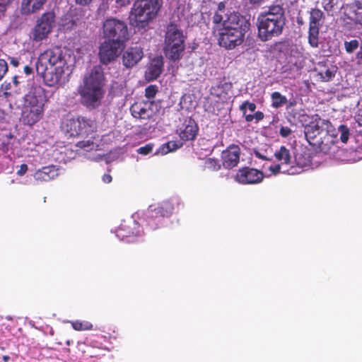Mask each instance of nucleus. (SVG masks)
Instances as JSON below:
<instances>
[{
    "label": "nucleus",
    "mask_w": 362,
    "mask_h": 362,
    "mask_svg": "<svg viewBox=\"0 0 362 362\" xmlns=\"http://www.w3.org/2000/svg\"><path fill=\"white\" fill-rule=\"evenodd\" d=\"M274 156L278 161L281 162V164L288 165L291 163L290 151L284 146H281L279 151L275 152Z\"/></svg>",
    "instance_id": "nucleus-28"
},
{
    "label": "nucleus",
    "mask_w": 362,
    "mask_h": 362,
    "mask_svg": "<svg viewBox=\"0 0 362 362\" xmlns=\"http://www.w3.org/2000/svg\"><path fill=\"white\" fill-rule=\"evenodd\" d=\"M55 14L52 11L43 13L37 21V23L33 30V40L40 42L47 38L54 26Z\"/></svg>",
    "instance_id": "nucleus-13"
},
{
    "label": "nucleus",
    "mask_w": 362,
    "mask_h": 362,
    "mask_svg": "<svg viewBox=\"0 0 362 362\" xmlns=\"http://www.w3.org/2000/svg\"><path fill=\"white\" fill-rule=\"evenodd\" d=\"M213 34L217 37L219 46L226 49H233L240 45L245 39V35L238 33L235 29L229 30L222 26L221 28H213Z\"/></svg>",
    "instance_id": "nucleus-11"
},
{
    "label": "nucleus",
    "mask_w": 362,
    "mask_h": 362,
    "mask_svg": "<svg viewBox=\"0 0 362 362\" xmlns=\"http://www.w3.org/2000/svg\"><path fill=\"white\" fill-rule=\"evenodd\" d=\"M13 81L16 85H18V81H17V76H14L13 78Z\"/></svg>",
    "instance_id": "nucleus-62"
},
{
    "label": "nucleus",
    "mask_w": 362,
    "mask_h": 362,
    "mask_svg": "<svg viewBox=\"0 0 362 362\" xmlns=\"http://www.w3.org/2000/svg\"><path fill=\"white\" fill-rule=\"evenodd\" d=\"M10 64L14 66V67H17L18 65H19V61L17 58H15V57H12L10 59Z\"/></svg>",
    "instance_id": "nucleus-54"
},
{
    "label": "nucleus",
    "mask_w": 362,
    "mask_h": 362,
    "mask_svg": "<svg viewBox=\"0 0 362 362\" xmlns=\"http://www.w3.org/2000/svg\"><path fill=\"white\" fill-rule=\"evenodd\" d=\"M104 81V72L100 66H95L84 78L81 95L83 104L87 107H95L100 104Z\"/></svg>",
    "instance_id": "nucleus-5"
},
{
    "label": "nucleus",
    "mask_w": 362,
    "mask_h": 362,
    "mask_svg": "<svg viewBox=\"0 0 362 362\" xmlns=\"http://www.w3.org/2000/svg\"><path fill=\"white\" fill-rule=\"evenodd\" d=\"M204 167L211 171H218L221 169V164L218 159L208 158L205 160Z\"/></svg>",
    "instance_id": "nucleus-31"
},
{
    "label": "nucleus",
    "mask_w": 362,
    "mask_h": 362,
    "mask_svg": "<svg viewBox=\"0 0 362 362\" xmlns=\"http://www.w3.org/2000/svg\"><path fill=\"white\" fill-rule=\"evenodd\" d=\"M28 170V165L25 163H23L20 165L19 169L17 171V175L19 176L24 175Z\"/></svg>",
    "instance_id": "nucleus-46"
},
{
    "label": "nucleus",
    "mask_w": 362,
    "mask_h": 362,
    "mask_svg": "<svg viewBox=\"0 0 362 362\" xmlns=\"http://www.w3.org/2000/svg\"><path fill=\"white\" fill-rule=\"evenodd\" d=\"M264 115L261 111H257L254 114V119H256V122H259L264 119Z\"/></svg>",
    "instance_id": "nucleus-47"
},
{
    "label": "nucleus",
    "mask_w": 362,
    "mask_h": 362,
    "mask_svg": "<svg viewBox=\"0 0 362 362\" xmlns=\"http://www.w3.org/2000/svg\"><path fill=\"white\" fill-rule=\"evenodd\" d=\"M162 0H136L130 10L129 23L134 28L145 29L158 16Z\"/></svg>",
    "instance_id": "nucleus-4"
},
{
    "label": "nucleus",
    "mask_w": 362,
    "mask_h": 362,
    "mask_svg": "<svg viewBox=\"0 0 362 362\" xmlns=\"http://www.w3.org/2000/svg\"><path fill=\"white\" fill-rule=\"evenodd\" d=\"M8 69V67L7 62L4 59H0V81L7 73Z\"/></svg>",
    "instance_id": "nucleus-40"
},
{
    "label": "nucleus",
    "mask_w": 362,
    "mask_h": 362,
    "mask_svg": "<svg viewBox=\"0 0 362 362\" xmlns=\"http://www.w3.org/2000/svg\"><path fill=\"white\" fill-rule=\"evenodd\" d=\"M185 37L182 30L174 22H170L165 33L163 52L173 62L181 59L185 49Z\"/></svg>",
    "instance_id": "nucleus-6"
},
{
    "label": "nucleus",
    "mask_w": 362,
    "mask_h": 362,
    "mask_svg": "<svg viewBox=\"0 0 362 362\" xmlns=\"http://www.w3.org/2000/svg\"><path fill=\"white\" fill-rule=\"evenodd\" d=\"M272 106L278 109L287 103L286 98L279 92L275 91L271 94Z\"/></svg>",
    "instance_id": "nucleus-29"
},
{
    "label": "nucleus",
    "mask_w": 362,
    "mask_h": 362,
    "mask_svg": "<svg viewBox=\"0 0 362 362\" xmlns=\"http://www.w3.org/2000/svg\"><path fill=\"white\" fill-rule=\"evenodd\" d=\"M179 136L183 141H193L198 134L199 127L195 120L187 117L179 128Z\"/></svg>",
    "instance_id": "nucleus-22"
},
{
    "label": "nucleus",
    "mask_w": 362,
    "mask_h": 362,
    "mask_svg": "<svg viewBox=\"0 0 362 362\" xmlns=\"http://www.w3.org/2000/svg\"><path fill=\"white\" fill-rule=\"evenodd\" d=\"M292 133L291 128L288 127H281L279 129V134L283 138H287Z\"/></svg>",
    "instance_id": "nucleus-41"
},
{
    "label": "nucleus",
    "mask_w": 362,
    "mask_h": 362,
    "mask_svg": "<svg viewBox=\"0 0 362 362\" xmlns=\"http://www.w3.org/2000/svg\"><path fill=\"white\" fill-rule=\"evenodd\" d=\"M140 226L139 223L134 220H124L118 227L116 235L119 238L124 240L127 242L133 243L136 237L139 235Z\"/></svg>",
    "instance_id": "nucleus-18"
},
{
    "label": "nucleus",
    "mask_w": 362,
    "mask_h": 362,
    "mask_svg": "<svg viewBox=\"0 0 362 362\" xmlns=\"http://www.w3.org/2000/svg\"><path fill=\"white\" fill-rule=\"evenodd\" d=\"M246 108H248L251 112H255L257 106L255 103L247 100L243 102L240 106V110L243 112V115H245Z\"/></svg>",
    "instance_id": "nucleus-37"
},
{
    "label": "nucleus",
    "mask_w": 362,
    "mask_h": 362,
    "mask_svg": "<svg viewBox=\"0 0 362 362\" xmlns=\"http://www.w3.org/2000/svg\"><path fill=\"white\" fill-rule=\"evenodd\" d=\"M4 10H5L4 5H2L0 4V12H3V11H4Z\"/></svg>",
    "instance_id": "nucleus-60"
},
{
    "label": "nucleus",
    "mask_w": 362,
    "mask_h": 362,
    "mask_svg": "<svg viewBox=\"0 0 362 362\" xmlns=\"http://www.w3.org/2000/svg\"><path fill=\"white\" fill-rule=\"evenodd\" d=\"M112 176L110 174H105L103 176V181L105 183H110V182H112Z\"/></svg>",
    "instance_id": "nucleus-51"
},
{
    "label": "nucleus",
    "mask_w": 362,
    "mask_h": 362,
    "mask_svg": "<svg viewBox=\"0 0 362 362\" xmlns=\"http://www.w3.org/2000/svg\"><path fill=\"white\" fill-rule=\"evenodd\" d=\"M23 71L26 75H30L33 73V68L28 65H25L23 67Z\"/></svg>",
    "instance_id": "nucleus-53"
},
{
    "label": "nucleus",
    "mask_w": 362,
    "mask_h": 362,
    "mask_svg": "<svg viewBox=\"0 0 362 362\" xmlns=\"http://www.w3.org/2000/svg\"><path fill=\"white\" fill-rule=\"evenodd\" d=\"M337 68L335 66H327L325 63L320 64L318 74L323 81H329L335 76Z\"/></svg>",
    "instance_id": "nucleus-27"
},
{
    "label": "nucleus",
    "mask_w": 362,
    "mask_h": 362,
    "mask_svg": "<svg viewBox=\"0 0 362 362\" xmlns=\"http://www.w3.org/2000/svg\"><path fill=\"white\" fill-rule=\"evenodd\" d=\"M337 137L334 134H329V129H327L325 134L322 135L319 141V145L315 146L313 150L316 152H322L325 154L333 155L337 158L339 157V153L341 151L337 146Z\"/></svg>",
    "instance_id": "nucleus-15"
},
{
    "label": "nucleus",
    "mask_w": 362,
    "mask_h": 362,
    "mask_svg": "<svg viewBox=\"0 0 362 362\" xmlns=\"http://www.w3.org/2000/svg\"><path fill=\"white\" fill-rule=\"evenodd\" d=\"M154 104L153 100H139L134 103L130 107L132 115L139 119H150L154 115L152 107Z\"/></svg>",
    "instance_id": "nucleus-19"
},
{
    "label": "nucleus",
    "mask_w": 362,
    "mask_h": 362,
    "mask_svg": "<svg viewBox=\"0 0 362 362\" xmlns=\"http://www.w3.org/2000/svg\"><path fill=\"white\" fill-rule=\"evenodd\" d=\"M58 175L57 169L54 165L42 167L34 175V178L40 182H48Z\"/></svg>",
    "instance_id": "nucleus-24"
},
{
    "label": "nucleus",
    "mask_w": 362,
    "mask_h": 362,
    "mask_svg": "<svg viewBox=\"0 0 362 362\" xmlns=\"http://www.w3.org/2000/svg\"><path fill=\"white\" fill-rule=\"evenodd\" d=\"M165 146H166V148H168V150L166 151V153L175 151V150L177 149L180 147L177 145V142L176 141H173L168 142L165 144Z\"/></svg>",
    "instance_id": "nucleus-43"
},
{
    "label": "nucleus",
    "mask_w": 362,
    "mask_h": 362,
    "mask_svg": "<svg viewBox=\"0 0 362 362\" xmlns=\"http://www.w3.org/2000/svg\"><path fill=\"white\" fill-rule=\"evenodd\" d=\"M126 44L115 40H105L99 46L98 57L101 64L107 65L116 60L121 54Z\"/></svg>",
    "instance_id": "nucleus-12"
},
{
    "label": "nucleus",
    "mask_w": 362,
    "mask_h": 362,
    "mask_svg": "<svg viewBox=\"0 0 362 362\" xmlns=\"http://www.w3.org/2000/svg\"><path fill=\"white\" fill-rule=\"evenodd\" d=\"M323 12L318 8L310 11L309 21L308 42L313 47H317L319 44V30L322 25Z\"/></svg>",
    "instance_id": "nucleus-16"
},
{
    "label": "nucleus",
    "mask_w": 362,
    "mask_h": 362,
    "mask_svg": "<svg viewBox=\"0 0 362 362\" xmlns=\"http://www.w3.org/2000/svg\"><path fill=\"white\" fill-rule=\"evenodd\" d=\"M281 165L282 164H276L274 166H270L269 168V171H271L274 175H277L279 174V173L281 172Z\"/></svg>",
    "instance_id": "nucleus-45"
},
{
    "label": "nucleus",
    "mask_w": 362,
    "mask_h": 362,
    "mask_svg": "<svg viewBox=\"0 0 362 362\" xmlns=\"http://www.w3.org/2000/svg\"><path fill=\"white\" fill-rule=\"evenodd\" d=\"M75 1L77 4L81 6H86L88 5L92 1V0H75Z\"/></svg>",
    "instance_id": "nucleus-52"
},
{
    "label": "nucleus",
    "mask_w": 362,
    "mask_h": 362,
    "mask_svg": "<svg viewBox=\"0 0 362 362\" xmlns=\"http://www.w3.org/2000/svg\"><path fill=\"white\" fill-rule=\"evenodd\" d=\"M297 115H298V112L296 110H294V109H292L291 110H287L286 117L290 124H295Z\"/></svg>",
    "instance_id": "nucleus-38"
},
{
    "label": "nucleus",
    "mask_w": 362,
    "mask_h": 362,
    "mask_svg": "<svg viewBox=\"0 0 362 362\" xmlns=\"http://www.w3.org/2000/svg\"><path fill=\"white\" fill-rule=\"evenodd\" d=\"M330 127H332L331 122L327 119H323L320 117L310 122L304 127L305 139L313 149L315 146L319 145V141L322 135L325 134L327 129Z\"/></svg>",
    "instance_id": "nucleus-10"
},
{
    "label": "nucleus",
    "mask_w": 362,
    "mask_h": 362,
    "mask_svg": "<svg viewBox=\"0 0 362 362\" xmlns=\"http://www.w3.org/2000/svg\"><path fill=\"white\" fill-rule=\"evenodd\" d=\"M78 146L79 147H81V148H85L86 146V145L85 144V142L84 141H80L78 142Z\"/></svg>",
    "instance_id": "nucleus-58"
},
{
    "label": "nucleus",
    "mask_w": 362,
    "mask_h": 362,
    "mask_svg": "<svg viewBox=\"0 0 362 362\" xmlns=\"http://www.w3.org/2000/svg\"><path fill=\"white\" fill-rule=\"evenodd\" d=\"M158 92V87L156 85H149L145 88V97L147 100H151L155 98L156 93Z\"/></svg>",
    "instance_id": "nucleus-35"
},
{
    "label": "nucleus",
    "mask_w": 362,
    "mask_h": 362,
    "mask_svg": "<svg viewBox=\"0 0 362 362\" xmlns=\"http://www.w3.org/2000/svg\"><path fill=\"white\" fill-rule=\"evenodd\" d=\"M359 49L356 53V59L358 64H362V40H361V44L358 47Z\"/></svg>",
    "instance_id": "nucleus-44"
},
{
    "label": "nucleus",
    "mask_w": 362,
    "mask_h": 362,
    "mask_svg": "<svg viewBox=\"0 0 362 362\" xmlns=\"http://www.w3.org/2000/svg\"><path fill=\"white\" fill-rule=\"evenodd\" d=\"M255 156L259 158V159H262L263 160H271L270 158H267V156H264L263 154H262L259 151H255Z\"/></svg>",
    "instance_id": "nucleus-48"
},
{
    "label": "nucleus",
    "mask_w": 362,
    "mask_h": 362,
    "mask_svg": "<svg viewBox=\"0 0 362 362\" xmlns=\"http://www.w3.org/2000/svg\"><path fill=\"white\" fill-rule=\"evenodd\" d=\"M245 116V121L251 122L254 119V115H243Z\"/></svg>",
    "instance_id": "nucleus-56"
},
{
    "label": "nucleus",
    "mask_w": 362,
    "mask_h": 362,
    "mask_svg": "<svg viewBox=\"0 0 362 362\" xmlns=\"http://www.w3.org/2000/svg\"><path fill=\"white\" fill-rule=\"evenodd\" d=\"M72 327L76 331L91 330L93 325L88 321L76 320L71 322Z\"/></svg>",
    "instance_id": "nucleus-30"
},
{
    "label": "nucleus",
    "mask_w": 362,
    "mask_h": 362,
    "mask_svg": "<svg viewBox=\"0 0 362 362\" xmlns=\"http://www.w3.org/2000/svg\"><path fill=\"white\" fill-rule=\"evenodd\" d=\"M153 148V144H148L144 146L139 148L137 150V152L139 154L148 155L152 152Z\"/></svg>",
    "instance_id": "nucleus-39"
},
{
    "label": "nucleus",
    "mask_w": 362,
    "mask_h": 362,
    "mask_svg": "<svg viewBox=\"0 0 362 362\" xmlns=\"http://www.w3.org/2000/svg\"><path fill=\"white\" fill-rule=\"evenodd\" d=\"M361 40L354 39L350 41H344V49L348 54L354 53L359 47Z\"/></svg>",
    "instance_id": "nucleus-32"
},
{
    "label": "nucleus",
    "mask_w": 362,
    "mask_h": 362,
    "mask_svg": "<svg viewBox=\"0 0 362 362\" xmlns=\"http://www.w3.org/2000/svg\"><path fill=\"white\" fill-rule=\"evenodd\" d=\"M116 1L120 6H126L130 4L131 0H117Z\"/></svg>",
    "instance_id": "nucleus-55"
},
{
    "label": "nucleus",
    "mask_w": 362,
    "mask_h": 362,
    "mask_svg": "<svg viewBox=\"0 0 362 362\" xmlns=\"http://www.w3.org/2000/svg\"><path fill=\"white\" fill-rule=\"evenodd\" d=\"M213 89L218 92L216 93L218 96H221L222 93L228 94V92L232 89V83L228 82L220 83Z\"/></svg>",
    "instance_id": "nucleus-33"
},
{
    "label": "nucleus",
    "mask_w": 362,
    "mask_h": 362,
    "mask_svg": "<svg viewBox=\"0 0 362 362\" xmlns=\"http://www.w3.org/2000/svg\"><path fill=\"white\" fill-rule=\"evenodd\" d=\"M66 344L67 345H70V344H71V341H70V340H67V341H66Z\"/></svg>",
    "instance_id": "nucleus-64"
},
{
    "label": "nucleus",
    "mask_w": 362,
    "mask_h": 362,
    "mask_svg": "<svg viewBox=\"0 0 362 362\" xmlns=\"http://www.w3.org/2000/svg\"><path fill=\"white\" fill-rule=\"evenodd\" d=\"M163 66L162 58L153 59L146 74L148 80H155L161 74Z\"/></svg>",
    "instance_id": "nucleus-25"
},
{
    "label": "nucleus",
    "mask_w": 362,
    "mask_h": 362,
    "mask_svg": "<svg viewBox=\"0 0 362 362\" xmlns=\"http://www.w3.org/2000/svg\"><path fill=\"white\" fill-rule=\"evenodd\" d=\"M74 58L60 47L47 49L42 52L36 63V71L45 85L54 86L71 73Z\"/></svg>",
    "instance_id": "nucleus-1"
},
{
    "label": "nucleus",
    "mask_w": 362,
    "mask_h": 362,
    "mask_svg": "<svg viewBox=\"0 0 362 362\" xmlns=\"http://www.w3.org/2000/svg\"><path fill=\"white\" fill-rule=\"evenodd\" d=\"M143 57L142 48L139 47H130L123 53V65L127 68H132L141 61Z\"/></svg>",
    "instance_id": "nucleus-23"
},
{
    "label": "nucleus",
    "mask_w": 362,
    "mask_h": 362,
    "mask_svg": "<svg viewBox=\"0 0 362 362\" xmlns=\"http://www.w3.org/2000/svg\"><path fill=\"white\" fill-rule=\"evenodd\" d=\"M250 3H252V4H257V3H259L261 2L262 0H249Z\"/></svg>",
    "instance_id": "nucleus-59"
},
{
    "label": "nucleus",
    "mask_w": 362,
    "mask_h": 362,
    "mask_svg": "<svg viewBox=\"0 0 362 362\" xmlns=\"http://www.w3.org/2000/svg\"><path fill=\"white\" fill-rule=\"evenodd\" d=\"M62 130L68 138L88 136L94 132L95 122L85 117L67 118L62 124Z\"/></svg>",
    "instance_id": "nucleus-7"
},
{
    "label": "nucleus",
    "mask_w": 362,
    "mask_h": 362,
    "mask_svg": "<svg viewBox=\"0 0 362 362\" xmlns=\"http://www.w3.org/2000/svg\"><path fill=\"white\" fill-rule=\"evenodd\" d=\"M223 21H224L222 14L218 11H216L212 18V23L214 24L212 29L215 28H221Z\"/></svg>",
    "instance_id": "nucleus-36"
},
{
    "label": "nucleus",
    "mask_w": 362,
    "mask_h": 362,
    "mask_svg": "<svg viewBox=\"0 0 362 362\" xmlns=\"http://www.w3.org/2000/svg\"><path fill=\"white\" fill-rule=\"evenodd\" d=\"M296 105V100L290 101L289 103L286 106V110H288L291 107H293Z\"/></svg>",
    "instance_id": "nucleus-57"
},
{
    "label": "nucleus",
    "mask_w": 362,
    "mask_h": 362,
    "mask_svg": "<svg viewBox=\"0 0 362 362\" xmlns=\"http://www.w3.org/2000/svg\"><path fill=\"white\" fill-rule=\"evenodd\" d=\"M226 8V4L224 2L221 1L218 4V9L216 11L218 13H223Z\"/></svg>",
    "instance_id": "nucleus-50"
},
{
    "label": "nucleus",
    "mask_w": 362,
    "mask_h": 362,
    "mask_svg": "<svg viewBox=\"0 0 362 362\" xmlns=\"http://www.w3.org/2000/svg\"><path fill=\"white\" fill-rule=\"evenodd\" d=\"M356 121L360 126H362V108L359 109L356 115Z\"/></svg>",
    "instance_id": "nucleus-49"
},
{
    "label": "nucleus",
    "mask_w": 362,
    "mask_h": 362,
    "mask_svg": "<svg viewBox=\"0 0 362 362\" xmlns=\"http://www.w3.org/2000/svg\"><path fill=\"white\" fill-rule=\"evenodd\" d=\"M23 100L21 121L23 124L31 127L44 115L47 102L46 90L40 85H33L24 95Z\"/></svg>",
    "instance_id": "nucleus-3"
},
{
    "label": "nucleus",
    "mask_w": 362,
    "mask_h": 362,
    "mask_svg": "<svg viewBox=\"0 0 362 362\" xmlns=\"http://www.w3.org/2000/svg\"><path fill=\"white\" fill-rule=\"evenodd\" d=\"M234 178L242 185H256L263 181L264 173L257 168L245 166L238 170Z\"/></svg>",
    "instance_id": "nucleus-14"
},
{
    "label": "nucleus",
    "mask_w": 362,
    "mask_h": 362,
    "mask_svg": "<svg viewBox=\"0 0 362 362\" xmlns=\"http://www.w3.org/2000/svg\"><path fill=\"white\" fill-rule=\"evenodd\" d=\"M240 148L238 145L231 144L222 151L221 158L223 166L231 169L238 165L240 161Z\"/></svg>",
    "instance_id": "nucleus-21"
},
{
    "label": "nucleus",
    "mask_w": 362,
    "mask_h": 362,
    "mask_svg": "<svg viewBox=\"0 0 362 362\" xmlns=\"http://www.w3.org/2000/svg\"><path fill=\"white\" fill-rule=\"evenodd\" d=\"M286 18L284 9L279 4H272L267 11L259 13L257 20L258 37L267 41L282 33Z\"/></svg>",
    "instance_id": "nucleus-2"
},
{
    "label": "nucleus",
    "mask_w": 362,
    "mask_h": 362,
    "mask_svg": "<svg viewBox=\"0 0 362 362\" xmlns=\"http://www.w3.org/2000/svg\"><path fill=\"white\" fill-rule=\"evenodd\" d=\"M324 8L327 11H331L334 8L333 0H322Z\"/></svg>",
    "instance_id": "nucleus-42"
},
{
    "label": "nucleus",
    "mask_w": 362,
    "mask_h": 362,
    "mask_svg": "<svg viewBox=\"0 0 362 362\" xmlns=\"http://www.w3.org/2000/svg\"><path fill=\"white\" fill-rule=\"evenodd\" d=\"M222 26L229 30L235 29L238 33L245 35L250 29V23L243 16L233 12L228 15L227 18L223 22Z\"/></svg>",
    "instance_id": "nucleus-17"
},
{
    "label": "nucleus",
    "mask_w": 362,
    "mask_h": 362,
    "mask_svg": "<svg viewBox=\"0 0 362 362\" xmlns=\"http://www.w3.org/2000/svg\"><path fill=\"white\" fill-rule=\"evenodd\" d=\"M104 39L126 44L129 39L127 23L115 18L105 19L102 27Z\"/></svg>",
    "instance_id": "nucleus-8"
},
{
    "label": "nucleus",
    "mask_w": 362,
    "mask_h": 362,
    "mask_svg": "<svg viewBox=\"0 0 362 362\" xmlns=\"http://www.w3.org/2000/svg\"><path fill=\"white\" fill-rule=\"evenodd\" d=\"M344 13L346 19L356 27L358 25H362V1L355 0L350 4L342 6Z\"/></svg>",
    "instance_id": "nucleus-20"
},
{
    "label": "nucleus",
    "mask_w": 362,
    "mask_h": 362,
    "mask_svg": "<svg viewBox=\"0 0 362 362\" xmlns=\"http://www.w3.org/2000/svg\"><path fill=\"white\" fill-rule=\"evenodd\" d=\"M47 0H23L21 8L23 13H34L42 8Z\"/></svg>",
    "instance_id": "nucleus-26"
},
{
    "label": "nucleus",
    "mask_w": 362,
    "mask_h": 362,
    "mask_svg": "<svg viewBox=\"0 0 362 362\" xmlns=\"http://www.w3.org/2000/svg\"><path fill=\"white\" fill-rule=\"evenodd\" d=\"M174 211L173 203L163 201L158 205H151L146 214V226L150 230H154L162 225L165 217L170 216Z\"/></svg>",
    "instance_id": "nucleus-9"
},
{
    "label": "nucleus",
    "mask_w": 362,
    "mask_h": 362,
    "mask_svg": "<svg viewBox=\"0 0 362 362\" xmlns=\"http://www.w3.org/2000/svg\"><path fill=\"white\" fill-rule=\"evenodd\" d=\"M4 10H5L4 5H2L0 4V12H3V11H4Z\"/></svg>",
    "instance_id": "nucleus-61"
},
{
    "label": "nucleus",
    "mask_w": 362,
    "mask_h": 362,
    "mask_svg": "<svg viewBox=\"0 0 362 362\" xmlns=\"http://www.w3.org/2000/svg\"><path fill=\"white\" fill-rule=\"evenodd\" d=\"M3 358H4V362H7L8 361V359H9V356H4Z\"/></svg>",
    "instance_id": "nucleus-63"
},
{
    "label": "nucleus",
    "mask_w": 362,
    "mask_h": 362,
    "mask_svg": "<svg viewBox=\"0 0 362 362\" xmlns=\"http://www.w3.org/2000/svg\"><path fill=\"white\" fill-rule=\"evenodd\" d=\"M338 130L340 134L339 138L341 141L344 144H346L349 140L350 135L349 129L347 127V126L344 124H341L339 125Z\"/></svg>",
    "instance_id": "nucleus-34"
}]
</instances>
